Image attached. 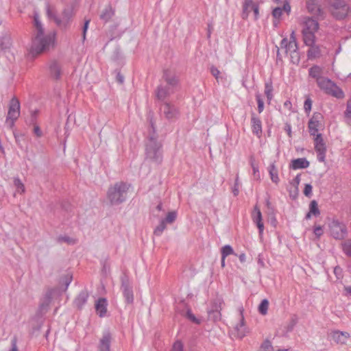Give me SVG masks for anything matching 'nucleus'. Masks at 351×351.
<instances>
[{"instance_id": "nucleus-1", "label": "nucleus", "mask_w": 351, "mask_h": 351, "mask_svg": "<svg viewBox=\"0 0 351 351\" xmlns=\"http://www.w3.org/2000/svg\"><path fill=\"white\" fill-rule=\"evenodd\" d=\"M33 27V35L29 50L34 56L45 51L54 45L56 33L45 32L39 14L36 11L34 12Z\"/></svg>"}, {"instance_id": "nucleus-5", "label": "nucleus", "mask_w": 351, "mask_h": 351, "mask_svg": "<svg viewBox=\"0 0 351 351\" xmlns=\"http://www.w3.org/2000/svg\"><path fill=\"white\" fill-rule=\"evenodd\" d=\"M318 86L326 94L337 98H343L344 96L342 90L335 83L327 77L318 78Z\"/></svg>"}, {"instance_id": "nucleus-53", "label": "nucleus", "mask_w": 351, "mask_h": 351, "mask_svg": "<svg viewBox=\"0 0 351 351\" xmlns=\"http://www.w3.org/2000/svg\"><path fill=\"white\" fill-rule=\"evenodd\" d=\"M312 188L313 187L311 184H306L304 186V194L307 197H310L312 195Z\"/></svg>"}, {"instance_id": "nucleus-21", "label": "nucleus", "mask_w": 351, "mask_h": 351, "mask_svg": "<svg viewBox=\"0 0 351 351\" xmlns=\"http://www.w3.org/2000/svg\"><path fill=\"white\" fill-rule=\"evenodd\" d=\"M253 221L256 223L257 227L259 230V233L261 234L264 230V225L262 221V214L260 209L257 206L254 207V213H253Z\"/></svg>"}, {"instance_id": "nucleus-51", "label": "nucleus", "mask_w": 351, "mask_h": 351, "mask_svg": "<svg viewBox=\"0 0 351 351\" xmlns=\"http://www.w3.org/2000/svg\"><path fill=\"white\" fill-rule=\"evenodd\" d=\"M232 193L234 196L238 195L239 193V176H237V178L235 179L234 185L232 189Z\"/></svg>"}, {"instance_id": "nucleus-48", "label": "nucleus", "mask_w": 351, "mask_h": 351, "mask_svg": "<svg viewBox=\"0 0 351 351\" xmlns=\"http://www.w3.org/2000/svg\"><path fill=\"white\" fill-rule=\"evenodd\" d=\"M290 56H291V61L293 64H298L300 62V58L298 50L295 51V52L290 53Z\"/></svg>"}, {"instance_id": "nucleus-13", "label": "nucleus", "mask_w": 351, "mask_h": 351, "mask_svg": "<svg viewBox=\"0 0 351 351\" xmlns=\"http://www.w3.org/2000/svg\"><path fill=\"white\" fill-rule=\"evenodd\" d=\"M315 149L317 153V160L319 162H324L326 149L322 134H317L315 138Z\"/></svg>"}, {"instance_id": "nucleus-16", "label": "nucleus", "mask_w": 351, "mask_h": 351, "mask_svg": "<svg viewBox=\"0 0 351 351\" xmlns=\"http://www.w3.org/2000/svg\"><path fill=\"white\" fill-rule=\"evenodd\" d=\"M53 293V290H49L41 299L38 308V312L41 315L45 313L48 311L49 304L52 300Z\"/></svg>"}, {"instance_id": "nucleus-31", "label": "nucleus", "mask_w": 351, "mask_h": 351, "mask_svg": "<svg viewBox=\"0 0 351 351\" xmlns=\"http://www.w3.org/2000/svg\"><path fill=\"white\" fill-rule=\"evenodd\" d=\"M268 171L271 181L276 184H278L280 181V179L278 177V169L274 163H272L269 165Z\"/></svg>"}, {"instance_id": "nucleus-30", "label": "nucleus", "mask_w": 351, "mask_h": 351, "mask_svg": "<svg viewBox=\"0 0 351 351\" xmlns=\"http://www.w3.org/2000/svg\"><path fill=\"white\" fill-rule=\"evenodd\" d=\"M302 34L306 45L312 46L315 44V36L314 32L302 31Z\"/></svg>"}, {"instance_id": "nucleus-63", "label": "nucleus", "mask_w": 351, "mask_h": 351, "mask_svg": "<svg viewBox=\"0 0 351 351\" xmlns=\"http://www.w3.org/2000/svg\"><path fill=\"white\" fill-rule=\"evenodd\" d=\"M251 165H252V169H253L254 176L255 177L257 176V177L259 178V171H258V167L252 161L251 162Z\"/></svg>"}, {"instance_id": "nucleus-47", "label": "nucleus", "mask_w": 351, "mask_h": 351, "mask_svg": "<svg viewBox=\"0 0 351 351\" xmlns=\"http://www.w3.org/2000/svg\"><path fill=\"white\" fill-rule=\"evenodd\" d=\"M256 99L258 104V110L259 113H261L264 109V102L259 94L256 95Z\"/></svg>"}, {"instance_id": "nucleus-32", "label": "nucleus", "mask_w": 351, "mask_h": 351, "mask_svg": "<svg viewBox=\"0 0 351 351\" xmlns=\"http://www.w3.org/2000/svg\"><path fill=\"white\" fill-rule=\"evenodd\" d=\"M310 49L307 51V56L308 58L311 60L316 58L320 56L321 51L320 49L317 45H315V44L312 46H309Z\"/></svg>"}, {"instance_id": "nucleus-4", "label": "nucleus", "mask_w": 351, "mask_h": 351, "mask_svg": "<svg viewBox=\"0 0 351 351\" xmlns=\"http://www.w3.org/2000/svg\"><path fill=\"white\" fill-rule=\"evenodd\" d=\"M151 126L154 134L150 135L148 138L146 145V156L147 158L152 161L160 163L162 161L161 145L157 141L156 136L155 135V128L152 121H151Z\"/></svg>"}, {"instance_id": "nucleus-42", "label": "nucleus", "mask_w": 351, "mask_h": 351, "mask_svg": "<svg viewBox=\"0 0 351 351\" xmlns=\"http://www.w3.org/2000/svg\"><path fill=\"white\" fill-rule=\"evenodd\" d=\"M273 346L269 340H265L261 346L260 351H272Z\"/></svg>"}, {"instance_id": "nucleus-24", "label": "nucleus", "mask_w": 351, "mask_h": 351, "mask_svg": "<svg viewBox=\"0 0 351 351\" xmlns=\"http://www.w3.org/2000/svg\"><path fill=\"white\" fill-rule=\"evenodd\" d=\"M114 14V11L110 5H107L101 11L99 18L104 23L108 22Z\"/></svg>"}, {"instance_id": "nucleus-27", "label": "nucleus", "mask_w": 351, "mask_h": 351, "mask_svg": "<svg viewBox=\"0 0 351 351\" xmlns=\"http://www.w3.org/2000/svg\"><path fill=\"white\" fill-rule=\"evenodd\" d=\"M49 71H50L51 76L56 80L59 79L61 76L60 66L56 61H53L50 64Z\"/></svg>"}, {"instance_id": "nucleus-64", "label": "nucleus", "mask_w": 351, "mask_h": 351, "mask_svg": "<svg viewBox=\"0 0 351 351\" xmlns=\"http://www.w3.org/2000/svg\"><path fill=\"white\" fill-rule=\"evenodd\" d=\"M59 241H64L68 243H74L73 240L69 237H61L59 238Z\"/></svg>"}, {"instance_id": "nucleus-62", "label": "nucleus", "mask_w": 351, "mask_h": 351, "mask_svg": "<svg viewBox=\"0 0 351 351\" xmlns=\"http://www.w3.org/2000/svg\"><path fill=\"white\" fill-rule=\"evenodd\" d=\"M285 130L287 133L289 138H291L292 134H291V126L289 123H286L285 125Z\"/></svg>"}, {"instance_id": "nucleus-37", "label": "nucleus", "mask_w": 351, "mask_h": 351, "mask_svg": "<svg viewBox=\"0 0 351 351\" xmlns=\"http://www.w3.org/2000/svg\"><path fill=\"white\" fill-rule=\"evenodd\" d=\"M255 5L253 3V0H245V3L243 4V10L242 16L243 19H246L248 16L249 13L250 12V8L252 7V5Z\"/></svg>"}, {"instance_id": "nucleus-8", "label": "nucleus", "mask_w": 351, "mask_h": 351, "mask_svg": "<svg viewBox=\"0 0 351 351\" xmlns=\"http://www.w3.org/2000/svg\"><path fill=\"white\" fill-rule=\"evenodd\" d=\"M12 40L9 36L1 38V57L4 56L9 63H12L15 60L14 53L11 48Z\"/></svg>"}, {"instance_id": "nucleus-26", "label": "nucleus", "mask_w": 351, "mask_h": 351, "mask_svg": "<svg viewBox=\"0 0 351 351\" xmlns=\"http://www.w3.org/2000/svg\"><path fill=\"white\" fill-rule=\"evenodd\" d=\"M318 116H313L308 122V129L311 135L317 136V134H319L318 133V126L319 124Z\"/></svg>"}, {"instance_id": "nucleus-58", "label": "nucleus", "mask_w": 351, "mask_h": 351, "mask_svg": "<svg viewBox=\"0 0 351 351\" xmlns=\"http://www.w3.org/2000/svg\"><path fill=\"white\" fill-rule=\"evenodd\" d=\"M210 73L217 80L219 77V75L220 74V71L218 70L217 68L215 66H211L210 68Z\"/></svg>"}, {"instance_id": "nucleus-18", "label": "nucleus", "mask_w": 351, "mask_h": 351, "mask_svg": "<svg viewBox=\"0 0 351 351\" xmlns=\"http://www.w3.org/2000/svg\"><path fill=\"white\" fill-rule=\"evenodd\" d=\"M304 27L302 31L315 33L319 29V23L317 20L311 17H305L304 20Z\"/></svg>"}, {"instance_id": "nucleus-57", "label": "nucleus", "mask_w": 351, "mask_h": 351, "mask_svg": "<svg viewBox=\"0 0 351 351\" xmlns=\"http://www.w3.org/2000/svg\"><path fill=\"white\" fill-rule=\"evenodd\" d=\"M345 114L347 118L351 119V99L348 101L347 109L345 112Z\"/></svg>"}, {"instance_id": "nucleus-34", "label": "nucleus", "mask_w": 351, "mask_h": 351, "mask_svg": "<svg viewBox=\"0 0 351 351\" xmlns=\"http://www.w3.org/2000/svg\"><path fill=\"white\" fill-rule=\"evenodd\" d=\"M273 90H274V88H273L272 82L271 81L265 82V95H266L269 103L271 101V100L273 98V94H272Z\"/></svg>"}, {"instance_id": "nucleus-44", "label": "nucleus", "mask_w": 351, "mask_h": 351, "mask_svg": "<svg viewBox=\"0 0 351 351\" xmlns=\"http://www.w3.org/2000/svg\"><path fill=\"white\" fill-rule=\"evenodd\" d=\"M177 217V213L175 211H171L168 213L167 217L163 220H165V223H173Z\"/></svg>"}, {"instance_id": "nucleus-55", "label": "nucleus", "mask_w": 351, "mask_h": 351, "mask_svg": "<svg viewBox=\"0 0 351 351\" xmlns=\"http://www.w3.org/2000/svg\"><path fill=\"white\" fill-rule=\"evenodd\" d=\"M89 23H90V20H86L85 22H84V27H83V31H82V38H83V40H84L86 39V31L88 29Z\"/></svg>"}, {"instance_id": "nucleus-46", "label": "nucleus", "mask_w": 351, "mask_h": 351, "mask_svg": "<svg viewBox=\"0 0 351 351\" xmlns=\"http://www.w3.org/2000/svg\"><path fill=\"white\" fill-rule=\"evenodd\" d=\"M297 50H298V44L290 43V42H289V44L287 45V47L285 49V51L287 53L295 52V51H297Z\"/></svg>"}, {"instance_id": "nucleus-49", "label": "nucleus", "mask_w": 351, "mask_h": 351, "mask_svg": "<svg viewBox=\"0 0 351 351\" xmlns=\"http://www.w3.org/2000/svg\"><path fill=\"white\" fill-rule=\"evenodd\" d=\"M171 351H183V344L181 341H177L173 345Z\"/></svg>"}, {"instance_id": "nucleus-36", "label": "nucleus", "mask_w": 351, "mask_h": 351, "mask_svg": "<svg viewBox=\"0 0 351 351\" xmlns=\"http://www.w3.org/2000/svg\"><path fill=\"white\" fill-rule=\"evenodd\" d=\"M322 73V69L318 66H313L309 69V75L313 78H316L317 83L318 82V78H322L323 77L320 76Z\"/></svg>"}, {"instance_id": "nucleus-61", "label": "nucleus", "mask_w": 351, "mask_h": 351, "mask_svg": "<svg viewBox=\"0 0 351 351\" xmlns=\"http://www.w3.org/2000/svg\"><path fill=\"white\" fill-rule=\"evenodd\" d=\"M281 8L282 9V12L285 11L288 14L291 12V5H290V4H289V3L288 1L285 2L284 5H283V7Z\"/></svg>"}, {"instance_id": "nucleus-35", "label": "nucleus", "mask_w": 351, "mask_h": 351, "mask_svg": "<svg viewBox=\"0 0 351 351\" xmlns=\"http://www.w3.org/2000/svg\"><path fill=\"white\" fill-rule=\"evenodd\" d=\"M46 14L49 19H53L55 23L56 18H58L56 14L54 7L51 5L49 3H46Z\"/></svg>"}, {"instance_id": "nucleus-38", "label": "nucleus", "mask_w": 351, "mask_h": 351, "mask_svg": "<svg viewBox=\"0 0 351 351\" xmlns=\"http://www.w3.org/2000/svg\"><path fill=\"white\" fill-rule=\"evenodd\" d=\"M269 307V301L267 299H264L261 301V304L258 306V312L263 315H265L267 313Z\"/></svg>"}, {"instance_id": "nucleus-7", "label": "nucleus", "mask_w": 351, "mask_h": 351, "mask_svg": "<svg viewBox=\"0 0 351 351\" xmlns=\"http://www.w3.org/2000/svg\"><path fill=\"white\" fill-rule=\"evenodd\" d=\"M328 227L330 235L335 239H343L347 235L346 225L337 219H332Z\"/></svg>"}, {"instance_id": "nucleus-19", "label": "nucleus", "mask_w": 351, "mask_h": 351, "mask_svg": "<svg viewBox=\"0 0 351 351\" xmlns=\"http://www.w3.org/2000/svg\"><path fill=\"white\" fill-rule=\"evenodd\" d=\"M107 300L106 298H101L97 300L95 304V309L99 317H104L107 311Z\"/></svg>"}, {"instance_id": "nucleus-25", "label": "nucleus", "mask_w": 351, "mask_h": 351, "mask_svg": "<svg viewBox=\"0 0 351 351\" xmlns=\"http://www.w3.org/2000/svg\"><path fill=\"white\" fill-rule=\"evenodd\" d=\"M88 298V294L86 291H81L74 300L75 306L78 308H82L86 304Z\"/></svg>"}, {"instance_id": "nucleus-41", "label": "nucleus", "mask_w": 351, "mask_h": 351, "mask_svg": "<svg viewBox=\"0 0 351 351\" xmlns=\"http://www.w3.org/2000/svg\"><path fill=\"white\" fill-rule=\"evenodd\" d=\"M221 256H223V258H226V256H228L230 254H233L234 250L230 245H226L221 248Z\"/></svg>"}, {"instance_id": "nucleus-50", "label": "nucleus", "mask_w": 351, "mask_h": 351, "mask_svg": "<svg viewBox=\"0 0 351 351\" xmlns=\"http://www.w3.org/2000/svg\"><path fill=\"white\" fill-rule=\"evenodd\" d=\"M282 14V9L277 7L273 10L272 15L275 19H280Z\"/></svg>"}, {"instance_id": "nucleus-52", "label": "nucleus", "mask_w": 351, "mask_h": 351, "mask_svg": "<svg viewBox=\"0 0 351 351\" xmlns=\"http://www.w3.org/2000/svg\"><path fill=\"white\" fill-rule=\"evenodd\" d=\"M313 232L317 237V238H319L324 233L322 227L321 226H315Z\"/></svg>"}, {"instance_id": "nucleus-56", "label": "nucleus", "mask_w": 351, "mask_h": 351, "mask_svg": "<svg viewBox=\"0 0 351 351\" xmlns=\"http://www.w3.org/2000/svg\"><path fill=\"white\" fill-rule=\"evenodd\" d=\"M89 23H90V20H86L85 22H84V27H83V31H82V38H83V40H84L86 39V31L88 29Z\"/></svg>"}, {"instance_id": "nucleus-54", "label": "nucleus", "mask_w": 351, "mask_h": 351, "mask_svg": "<svg viewBox=\"0 0 351 351\" xmlns=\"http://www.w3.org/2000/svg\"><path fill=\"white\" fill-rule=\"evenodd\" d=\"M312 106V101L311 99L308 98L305 100L304 104V108L306 112H309L311 110Z\"/></svg>"}, {"instance_id": "nucleus-3", "label": "nucleus", "mask_w": 351, "mask_h": 351, "mask_svg": "<svg viewBox=\"0 0 351 351\" xmlns=\"http://www.w3.org/2000/svg\"><path fill=\"white\" fill-rule=\"evenodd\" d=\"M328 11L333 19L341 21L351 14V7L345 0H331L328 5Z\"/></svg>"}, {"instance_id": "nucleus-28", "label": "nucleus", "mask_w": 351, "mask_h": 351, "mask_svg": "<svg viewBox=\"0 0 351 351\" xmlns=\"http://www.w3.org/2000/svg\"><path fill=\"white\" fill-rule=\"evenodd\" d=\"M319 214L320 211L318 208L317 202L315 200H312L309 204V211L305 217L306 219H311V215L317 217L319 216Z\"/></svg>"}, {"instance_id": "nucleus-17", "label": "nucleus", "mask_w": 351, "mask_h": 351, "mask_svg": "<svg viewBox=\"0 0 351 351\" xmlns=\"http://www.w3.org/2000/svg\"><path fill=\"white\" fill-rule=\"evenodd\" d=\"M251 125L252 133L260 138L263 133L262 122L254 112L252 113Z\"/></svg>"}, {"instance_id": "nucleus-6", "label": "nucleus", "mask_w": 351, "mask_h": 351, "mask_svg": "<svg viewBox=\"0 0 351 351\" xmlns=\"http://www.w3.org/2000/svg\"><path fill=\"white\" fill-rule=\"evenodd\" d=\"M20 116V103L19 99L13 97L9 104L8 112L5 121V125L11 129L15 121Z\"/></svg>"}, {"instance_id": "nucleus-11", "label": "nucleus", "mask_w": 351, "mask_h": 351, "mask_svg": "<svg viewBox=\"0 0 351 351\" xmlns=\"http://www.w3.org/2000/svg\"><path fill=\"white\" fill-rule=\"evenodd\" d=\"M239 311L241 316L240 321L239 323L234 326V330L232 332V334L237 338L242 339L245 336L247 331L245 326L243 308L242 306H240L239 308Z\"/></svg>"}, {"instance_id": "nucleus-59", "label": "nucleus", "mask_w": 351, "mask_h": 351, "mask_svg": "<svg viewBox=\"0 0 351 351\" xmlns=\"http://www.w3.org/2000/svg\"><path fill=\"white\" fill-rule=\"evenodd\" d=\"M250 11L253 10L255 19H257L258 18V14H259L258 6L255 4V5H252V7L250 8Z\"/></svg>"}, {"instance_id": "nucleus-45", "label": "nucleus", "mask_w": 351, "mask_h": 351, "mask_svg": "<svg viewBox=\"0 0 351 351\" xmlns=\"http://www.w3.org/2000/svg\"><path fill=\"white\" fill-rule=\"evenodd\" d=\"M186 316L189 320L195 324H199L201 323L200 319L196 318L190 309L187 310Z\"/></svg>"}, {"instance_id": "nucleus-23", "label": "nucleus", "mask_w": 351, "mask_h": 351, "mask_svg": "<svg viewBox=\"0 0 351 351\" xmlns=\"http://www.w3.org/2000/svg\"><path fill=\"white\" fill-rule=\"evenodd\" d=\"M308 166L309 162L305 158H300L291 161L290 168L293 169H305Z\"/></svg>"}, {"instance_id": "nucleus-40", "label": "nucleus", "mask_w": 351, "mask_h": 351, "mask_svg": "<svg viewBox=\"0 0 351 351\" xmlns=\"http://www.w3.org/2000/svg\"><path fill=\"white\" fill-rule=\"evenodd\" d=\"M166 228L165 220H161L160 224L154 229V234L156 236H160Z\"/></svg>"}, {"instance_id": "nucleus-14", "label": "nucleus", "mask_w": 351, "mask_h": 351, "mask_svg": "<svg viewBox=\"0 0 351 351\" xmlns=\"http://www.w3.org/2000/svg\"><path fill=\"white\" fill-rule=\"evenodd\" d=\"M112 335L109 330H106L102 334V337L99 339L97 351H110V343Z\"/></svg>"}, {"instance_id": "nucleus-60", "label": "nucleus", "mask_w": 351, "mask_h": 351, "mask_svg": "<svg viewBox=\"0 0 351 351\" xmlns=\"http://www.w3.org/2000/svg\"><path fill=\"white\" fill-rule=\"evenodd\" d=\"M71 280H72V276L71 275L67 274V275H66L64 276V283L66 285V289H67V287L69 285V284L71 283Z\"/></svg>"}, {"instance_id": "nucleus-33", "label": "nucleus", "mask_w": 351, "mask_h": 351, "mask_svg": "<svg viewBox=\"0 0 351 351\" xmlns=\"http://www.w3.org/2000/svg\"><path fill=\"white\" fill-rule=\"evenodd\" d=\"M221 308L220 306L216 307L215 309L208 311V318L214 322L218 321L221 319Z\"/></svg>"}, {"instance_id": "nucleus-15", "label": "nucleus", "mask_w": 351, "mask_h": 351, "mask_svg": "<svg viewBox=\"0 0 351 351\" xmlns=\"http://www.w3.org/2000/svg\"><path fill=\"white\" fill-rule=\"evenodd\" d=\"M161 110L165 117L169 120L176 119L179 114L176 106L169 103H165L161 107Z\"/></svg>"}, {"instance_id": "nucleus-10", "label": "nucleus", "mask_w": 351, "mask_h": 351, "mask_svg": "<svg viewBox=\"0 0 351 351\" xmlns=\"http://www.w3.org/2000/svg\"><path fill=\"white\" fill-rule=\"evenodd\" d=\"M73 16V10L70 8H66L63 10L61 17L56 18V24L60 29H65L69 26Z\"/></svg>"}, {"instance_id": "nucleus-2", "label": "nucleus", "mask_w": 351, "mask_h": 351, "mask_svg": "<svg viewBox=\"0 0 351 351\" xmlns=\"http://www.w3.org/2000/svg\"><path fill=\"white\" fill-rule=\"evenodd\" d=\"M130 185L119 182L109 187L107 192V197L111 205H119L125 201L128 191Z\"/></svg>"}, {"instance_id": "nucleus-22", "label": "nucleus", "mask_w": 351, "mask_h": 351, "mask_svg": "<svg viewBox=\"0 0 351 351\" xmlns=\"http://www.w3.org/2000/svg\"><path fill=\"white\" fill-rule=\"evenodd\" d=\"M350 337V335L347 332H341L339 330L334 331L332 333V339L337 343L344 344Z\"/></svg>"}, {"instance_id": "nucleus-29", "label": "nucleus", "mask_w": 351, "mask_h": 351, "mask_svg": "<svg viewBox=\"0 0 351 351\" xmlns=\"http://www.w3.org/2000/svg\"><path fill=\"white\" fill-rule=\"evenodd\" d=\"M156 97L160 100H164L170 95L169 88L160 85L156 89Z\"/></svg>"}, {"instance_id": "nucleus-9", "label": "nucleus", "mask_w": 351, "mask_h": 351, "mask_svg": "<svg viewBox=\"0 0 351 351\" xmlns=\"http://www.w3.org/2000/svg\"><path fill=\"white\" fill-rule=\"evenodd\" d=\"M121 289L123 291L125 301L127 303L131 304L134 301V295L128 276L125 274L123 275L121 278Z\"/></svg>"}, {"instance_id": "nucleus-12", "label": "nucleus", "mask_w": 351, "mask_h": 351, "mask_svg": "<svg viewBox=\"0 0 351 351\" xmlns=\"http://www.w3.org/2000/svg\"><path fill=\"white\" fill-rule=\"evenodd\" d=\"M306 9L309 13L318 18H323L324 12L321 8L320 0H306Z\"/></svg>"}, {"instance_id": "nucleus-39", "label": "nucleus", "mask_w": 351, "mask_h": 351, "mask_svg": "<svg viewBox=\"0 0 351 351\" xmlns=\"http://www.w3.org/2000/svg\"><path fill=\"white\" fill-rule=\"evenodd\" d=\"M14 185L16 188V191L18 193H23L25 192V186L21 181V180L18 178H14Z\"/></svg>"}, {"instance_id": "nucleus-20", "label": "nucleus", "mask_w": 351, "mask_h": 351, "mask_svg": "<svg viewBox=\"0 0 351 351\" xmlns=\"http://www.w3.org/2000/svg\"><path fill=\"white\" fill-rule=\"evenodd\" d=\"M162 78L169 86H175L178 82V77L175 73L169 69L164 70Z\"/></svg>"}, {"instance_id": "nucleus-43", "label": "nucleus", "mask_w": 351, "mask_h": 351, "mask_svg": "<svg viewBox=\"0 0 351 351\" xmlns=\"http://www.w3.org/2000/svg\"><path fill=\"white\" fill-rule=\"evenodd\" d=\"M343 251L344 253L351 256V240L346 241L342 244Z\"/></svg>"}]
</instances>
